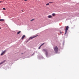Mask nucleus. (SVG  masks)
<instances>
[{"mask_svg": "<svg viewBox=\"0 0 79 79\" xmlns=\"http://www.w3.org/2000/svg\"><path fill=\"white\" fill-rule=\"evenodd\" d=\"M6 50H5L4 51V52H3L1 54V55H3V54H5V52H6Z\"/></svg>", "mask_w": 79, "mask_h": 79, "instance_id": "obj_5", "label": "nucleus"}, {"mask_svg": "<svg viewBox=\"0 0 79 79\" xmlns=\"http://www.w3.org/2000/svg\"><path fill=\"white\" fill-rule=\"evenodd\" d=\"M3 10H6V9H5V8H3Z\"/></svg>", "mask_w": 79, "mask_h": 79, "instance_id": "obj_13", "label": "nucleus"}, {"mask_svg": "<svg viewBox=\"0 0 79 79\" xmlns=\"http://www.w3.org/2000/svg\"><path fill=\"white\" fill-rule=\"evenodd\" d=\"M1 27H0V29H1Z\"/></svg>", "mask_w": 79, "mask_h": 79, "instance_id": "obj_19", "label": "nucleus"}, {"mask_svg": "<svg viewBox=\"0 0 79 79\" xmlns=\"http://www.w3.org/2000/svg\"><path fill=\"white\" fill-rule=\"evenodd\" d=\"M54 50L55 53H57L58 52V47H57L56 46L54 48Z\"/></svg>", "mask_w": 79, "mask_h": 79, "instance_id": "obj_1", "label": "nucleus"}, {"mask_svg": "<svg viewBox=\"0 0 79 79\" xmlns=\"http://www.w3.org/2000/svg\"><path fill=\"white\" fill-rule=\"evenodd\" d=\"M68 29H69V27L68 26H67L66 29L65 30V34H66L67 33V31H68Z\"/></svg>", "mask_w": 79, "mask_h": 79, "instance_id": "obj_2", "label": "nucleus"}, {"mask_svg": "<svg viewBox=\"0 0 79 79\" xmlns=\"http://www.w3.org/2000/svg\"><path fill=\"white\" fill-rule=\"evenodd\" d=\"M24 37H25V35H23L22 37V40H23V39Z\"/></svg>", "mask_w": 79, "mask_h": 79, "instance_id": "obj_8", "label": "nucleus"}, {"mask_svg": "<svg viewBox=\"0 0 79 79\" xmlns=\"http://www.w3.org/2000/svg\"><path fill=\"white\" fill-rule=\"evenodd\" d=\"M55 14L53 13L52 14V16H55Z\"/></svg>", "mask_w": 79, "mask_h": 79, "instance_id": "obj_14", "label": "nucleus"}, {"mask_svg": "<svg viewBox=\"0 0 79 79\" xmlns=\"http://www.w3.org/2000/svg\"><path fill=\"white\" fill-rule=\"evenodd\" d=\"M37 36H35L33 37H30L29 39H34V38H35V37H36Z\"/></svg>", "mask_w": 79, "mask_h": 79, "instance_id": "obj_4", "label": "nucleus"}, {"mask_svg": "<svg viewBox=\"0 0 79 79\" xmlns=\"http://www.w3.org/2000/svg\"><path fill=\"white\" fill-rule=\"evenodd\" d=\"M4 19H0V21H3Z\"/></svg>", "mask_w": 79, "mask_h": 79, "instance_id": "obj_10", "label": "nucleus"}, {"mask_svg": "<svg viewBox=\"0 0 79 79\" xmlns=\"http://www.w3.org/2000/svg\"><path fill=\"white\" fill-rule=\"evenodd\" d=\"M1 3V1H0V3Z\"/></svg>", "mask_w": 79, "mask_h": 79, "instance_id": "obj_20", "label": "nucleus"}, {"mask_svg": "<svg viewBox=\"0 0 79 79\" xmlns=\"http://www.w3.org/2000/svg\"><path fill=\"white\" fill-rule=\"evenodd\" d=\"M22 12L23 11V10H22Z\"/></svg>", "mask_w": 79, "mask_h": 79, "instance_id": "obj_17", "label": "nucleus"}, {"mask_svg": "<svg viewBox=\"0 0 79 79\" xmlns=\"http://www.w3.org/2000/svg\"><path fill=\"white\" fill-rule=\"evenodd\" d=\"M43 51H44V52H45L46 53V56H47V55H48V52H47L48 51H47V50H45V49H43Z\"/></svg>", "mask_w": 79, "mask_h": 79, "instance_id": "obj_3", "label": "nucleus"}, {"mask_svg": "<svg viewBox=\"0 0 79 79\" xmlns=\"http://www.w3.org/2000/svg\"><path fill=\"white\" fill-rule=\"evenodd\" d=\"M28 0H24V1H27Z\"/></svg>", "mask_w": 79, "mask_h": 79, "instance_id": "obj_15", "label": "nucleus"}, {"mask_svg": "<svg viewBox=\"0 0 79 79\" xmlns=\"http://www.w3.org/2000/svg\"><path fill=\"white\" fill-rule=\"evenodd\" d=\"M52 3V2H49V3Z\"/></svg>", "mask_w": 79, "mask_h": 79, "instance_id": "obj_18", "label": "nucleus"}, {"mask_svg": "<svg viewBox=\"0 0 79 79\" xmlns=\"http://www.w3.org/2000/svg\"><path fill=\"white\" fill-rule=\"evenodd\" d=\"M21 33V31H19L17 32V34H19V33Z\"/></svg>", "mask_w": 79, "mask_h": 79, "instance_id": "obj_11", "label": "nucleus"}, {"mask_svg": "<svg viewBox=\"0 0 79 79\" xmlns=\"http://www.w3.org/2000/svg\"><path fill=\"white\" fill-rule=\"evenodd\" d=\"M5 61V60H4V61H3V62H2L1 63H0V65L1 64H3V63H4V62Z\"/></svg>", "mask_w": 79, "mask_h": 79, "instance_id": "obj_7", "label": "nucleus"}, {"mask_svg": "<svg viewBox=\"0 0 79 79\" xmlns=\"http://www.w3.org/2000/svg\"><path fill=\"white\" fill-rule=\"evenodd\" d=\"M46 6H48V5H49V3H47V4H46Z\"/></svg>", "mask_w": 79, "mask_h": 79, "instance_id": "obj_12", "label": "nucleus"}, {"mask_svg": "<svg viewBox=\"0 0 79 79\" xmlns=\"http://www.w3.org/2000/svg\"><path fill=\"white\" fill-rule=\"evenodd\" d=\"M33 20H34V19H32V20H31V21H33Z\"/></svg>", "mask_w": 79, "mask_h": 79, "instance_id": "obj_16", "label": "nucleus"}, {"mask_svg": "<svg viewBox=\"0 0 79 79\" xmlns=\"http://www.w3.org/2000/svg\"><path fill=\"white\" fill-rule=\"evenodd\" d=\"M48 18H52V16H51V15H48Z\"/></svg>", "mask_w": 79, "mask_h": 79, "instance_id": "obj_9", "label": "nucleus"}, {"mask_svg": "<svg viewBox=\"0 0 79 79\" xmlns=\"http://www.w3.org/2000/svg\"><path fill=\"white\" fill-rule=\"evenodd\" d=\"M44 44H45V43H44L43 44H41V45L38 48V49H40V47H42V45H44Z\"/></svg>", "mask_w": 79, "mask_h": 79, "instance_id": "obj_6", "label": "nucleus"}]
</instances>
